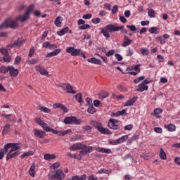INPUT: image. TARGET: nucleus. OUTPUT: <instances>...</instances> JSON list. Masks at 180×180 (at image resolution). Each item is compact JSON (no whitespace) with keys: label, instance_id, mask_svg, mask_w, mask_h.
I'll return each mask as SVG.
<instances>
[{"label":"nucleus","instance_id":"f257e3e1","mask_svg":"<svg viewBox=\"0 0 180 180\" xmlns=\"http://www.w3.org/2000/svg\"><path fill=\"white\" fill-rule=\"evenodd\" d=\"M124 26H120V27H116L114 25H108L104 28H101V33L105 36V37H107V39H109L110 37V34L109 33H113V32H119V30H122V33H126L127 34V30L123 29Z\"/></svg>","mask_w":180,"mask_h":180},{"label":"nucleus","instance_id":"f03ea898","mask_svg":"<svg viewBox=\"0 0 180 180\" xmlns=\"http://www.w3.org/2000/svg\"><path fill=\"white\" fill-rule=\"evenodd\" d=\"M18 26V20L8 18L0 25V30L1 29H8L9 27L10 29H16Z\"/></svg>","mask_w":180,"mask_h":180},{"label":"nucleus","instance_id":"7ed1b4c3","mask_svg":"<svg viewBox=\"0 0 180 180\" xmlns=\"http://www.w3.org/2000/svg\"><path fill=\"white\" fill-rule=\"evenodd\" d=\"M49 179L53 180H63L65 178V174L61 169H57L56 171H53L48 174Z\"/></svg>","mask_w":180,"mask_h":180},{"label":"nucleus","instance_id":"20e7f679","mask_svg":"<svg viewBox=\"0 0 180 180\" xmlns=\"http://www.w3.org/2000/svg\"><path fill=\"white\" fill-rule=\"evenodd\" d=\"M66 53L71 54V56H72L73 57H75L76 56H79L80 57H83V58H86V56H85V53L82 52V50L77 49L74 47H68L66 49Z\"/></svg>","mask_w":180,"mask_h":180},{"label":"nucleus","instance_id":"39448f33","mask_svg":"<svg viewBox=\"0 0 180 180\" xmlns=\"http://www.w3.org/2000/svg\"><path fill=\"white\" fill-rule=\"evenodd\" d=\"M91 123L94 127L97 129V130H98L100 133H102V134H110V130L108 129H105L103 127H102V123L96 121H91Z\"/></svg>","mask_w":180,"mask_h":180},{"label":"nucleus","instance_id":"423d86ee","mask_svg":"<svg viewBox=\"0 0 180 180\" xmlns=\"http://www.w3.org/2000/svg\"><path fill=\"white\" fill-rule=\"evenodd\" d=\"M63 123L65 124H81L82 120L77 118L75 116L66 117L63 120Z\"/></svg>","mask_w":180,"mask_h":180},{"label":"nucleus","instance_id":"0eeeda50","mask_svg":"<svg viewBox=\"0 0 180 180\" xmlns=\"http://www.w3.org/2000/svg\"><path fill=\"white\" fill-rule=\"evenodd\" d=\"M108 126L112 130H119L120 129V125H119V120L115 118H110L108 120Z\"/></svg>","mask_w":180,"mask_h":180},{"label":"nucleus","instance_id":"6e6552de","mask_svg":"<svg viewBox=\"0 0 180 180\" xmlns=\"http://www.w3.org/2000/svg\"><path fill=\"white\" fill-rule=\"evenodd\" d=\"M20 143H8L5 145L6 148H7V151H9V148H11L10 151H13V152H18L20 150Z\"/></svg>","mask_w":180,"mask_h":180},{"label":"nucleus","instance_id":"1a4fd4ad","mask_svg":"<svg viewBox=\"0 0 180 180\" xmlns=\"http://www.w3.org/2000/svg\"><path fill=\"white\" fill-rule=\"evenodd\" d=\"M33 134L37 137V139H44L46 137V131H41L38 129H33Z\"/></svg>","mask_w":180,"mask_h":180},{"label":"nucleus","instance_id":"9d476101","mask_svg":"<svg viewBox=\"0 0 180 180\" xmlns=\"http://www.w3.org/2000/svg\"><path fill=\"white\" fill-rule=\"evenodd\" d=\"M20 154V151L13 152L12 150H9L7 153L6 160V161H9V160H12V158H16V157H18V155H19Z\"/></svg>","mask_w":180,"mask_h":180},{"label":"nucleus","instance_id":"9b49d317","mask_svg":"<svg viewBox=\"0 0 180 180\" xmlns=\"http://www.w3.org/2000/svg\"><path fill=\"white\" fill-rule=\"evenodd\" d=\"M35 70L37 71H38L39 72H40V74L41 75H45L46 77H51V75L49 74V72L47 70H44V68H43L40 65L35 66Z\"/></svg>","mask_w":180,"mask_h":180},{"label":"nucleus","instance_id":"f8f14e48","mask_svg":"<svg viewBox=\"0 0 180 180\" xmlns=\"http://www.w3.org/2000/svg\"><path fill=\"white\" fill-rule=\"evenodd\" d=\"M61 88L66 89L68 94H77L76 91L72 90V86H71V84H63V86H61Z\"/></svg>","mask_w":180,"mask_h":180},{"label":"nucleus","instance_id":"ddd939ff","mask_svg":"<svg viewBox=\"0 0 180 180\" xmlns=\"http://www.w3.org/2000/svg\"><path fill=\"white\" fill-rule=\"evenodd\" d=\"M8 71L11 77H18V74H19L18 69H15L13 66H8Z\"/></svg>","mask_w":180,"mask_h":180},{"label":"nucleus","instance_id":"4468645a","mask_svg":"<svg viewBox=\"0 0 180 180\" xmlns=\"http://www.w3.org/2000/svg\"><path fill=\"white\" fill-rule=\"evenodd\" d=\"M133 41L130 39L127 36L124 35V41L122 44V47H127V46H130L131 44Z\"/></svg>","mask_w":180,"mask_h":180},{"label":"nucleus","instance_id":"2eb2a0df","mask_svg":"<svg viewBox=\"0 0 180 180\" xmlns=\"http://www.w3.org/2000/svg\"><path fill=\"white\" fill-rule=\"evenodd\" d=\"M80 150H82L79 153L80 155H86V154H89V153L92 151V147H86V146H85V148H80Z\"/></svg>","mask_w":180,"mask_h":180},{"label":"nucleus","instance_id":"dca6fc26","mask_svg":"<svg viewBox=\"0 0 180 180\" xmlns=\"http://www.w3.org/2000/svg\"><path fill=\"white\" fill-rule=\"evenodd\" d=\"M85 145L82 146L81 143H76L70 146V150L71 151H75L76 150H81V148H85Z\"/></svg>","mask_w":180,"mask_h":180},{"label":"nucleus","instance_id":"f3484780","mask_svg":"<svg viewBox=\"0 0 180 180\" xmlns=\"http://www.w3.org/2000/svg\"><path fill=\"white\" fill-rule=\"evenodd\" d=\"M143 91H148V86H146L143 83L139 84L136 89L137 92H143Z\"/></svg>","mask_w":180,"mask_h":180},{"label":"nucleus","instance_id":"a211bd4d","mask_svg":"<svg viewBox=\"0 0 180 180\" xmlns=\"http://www.w3.org/2000/svg\"><path fill=\"white\" fill-rule=\"evenodd\" d=\"M96 150L98 153H103L104 154H112V150L110 149H108L105 148H97Z\"/></svg>","mask_w":180,"mask_h":180},{"label":"nucleus","instance_id":"6ab92c4d","mask_svg":"<svg viewBox=\"0 0 180 180\" xmlns=\"http://www.w3.org/2000/svg\"><path fill=\"white\" fill-rule=\"evenodd\" d=\"M60 53H61V49H56L49 53H48L46 57V58H49L50 57H55V56H58V54H60Z\"/></svg>","mask_w":180,"mask_h":180},{"label":"nucleus","instance_id":"aec40b11","mask_svg":"<svg viewBox=\"0 0 180 180\" xmlns=\"http://www.w3.org/2000/svg\"><path fill=\"white\" fill-rule=\"evenodd\" d=\"M88 63H91V64H97L98 65H101L102 64V61L99 59H96V58H91L87 60Z\"/></svg>","mask_w":180,"mask_h":180},{"label":"nucleus","instance_id":"412c9836","mask_svg":"<svg viewBox=\"0 0 180 180\" xmlns=\"http://www.w3.org/2000/svg\"><path fill=\"white\" fill-rule=\"evenodd\" d=\"M137 96H134L132 98H130L125 103L124 106H131V105H133V103L137 101Z\"/></svg>","mask_w":180,"mask_h":180},{"label":"nucleus","instance_id":"4be33fe9","mask_svg":"<svg viewBox=\"0 0 180 180\" xmlns=\"http://www.w3.org/2000/svg\"><path fill=\"white\" fill-rule=\"evenodd\" d=\"M29 18L27 13H25L23 15H20L17 18V21L20 20V22H26Z\"/></svg>","mask_w":180,"mask_h":180},{"label":"nucleus","instance_id":"5701e85b","mask_svg":"<svg viewBox=\"0 0 180 180\" xmlns=\"http://www.w3.org/2000/svg\"><path fill=\"white\" fill-rule=\"evenodd\" d=\"M63 22V17L58 16L55 20V25L57 27H61V23Z\"/></svg>","mask_w":180,"mask_h":180},{"label":"nucleus","instance_id":"b1692460","mask_svg":"<svg viewBox=\"0 0 180 180\" xmlns=\"http://www.w3.org/2000/svg\"><path fill=\"white\" fill-rule=\"evenodd\" d=\"M36 168V166L34 165V163H32L30 170H29V174L30 175V176H32V178H34V169Z\"/></svg>","mask_w":180,"mask_h":180},{"label":"nucleus","instance_id":"393cba45","mask_svg":"<svg viewBox=\"0 0 180 180\" xmlns=\"http://www.w3.org/2000/svg\"><path fill=\"white\" fill-rule=\"evenodd\" d=\"M88 113H90V115H94V113H96V108L94 107V105H89V108H87Z\"/></svg>","mask_w":180,"mask_h":180},{"label":"nucleus","instance_id":"a878e982","mask_svg":"<svg viewBox=\"0 0 180 180\" xmlns=\"http://www.w3.org/2000/svg\"><path fill=\"white\" fill-rule=\"evenodd\" d=\"M66 33H68V27L62 29L60 31L57 32L58 36H64Z\"/></svg>","mask_w":180,"mask_h":180},{"label":"nucleus","instance_id":"bb28decb","mask_svg":"<svg viewBox=\"0 0 180 180\" xmlns=\"http://www.w3.org/2000/svg\"><path fill=\"white\" fill-rule=\"evenodd\" d=\"M6 153H8V149L6 148V146L4 145V148H1L0 150V160H3L4 155H5V154H6Z\"/></svg>","mask_w":180,"mask_h":180},{"label":"nucleus","instance_id":"cd10ccee","mask_svg":"<svg viewBox=\"0 0 180 180\" xmlns=\"http://www.w3.org/2000/svg\"><path fill=\"white\" fill-rule=\"evenodd\" d=\"M165 127L166 129H167V130L169 131H175V130H176V127H175V125L172 124H170L169 125H165Z\"/></svg>","mask_w":180,"mask_h":180},{"label":"nucleus","instance_id":"c85d7f7f","mask_svg":"<svg viewBox=\"0 0 180 180\" xmlns=\"http://www.w3.org/2000/svg\"><path fill=\"white\" fill-rule=\"evenodd\" d=\"M123 115H126V110H122L121 111H117L115 113L112 114V116H114V117H117L119 116H123Z\"/></svg>","mask_w":180,"mask_h":180},{"label":"nucleus","instance_id":"c756f323","mask_svg":"<svg viewBox=\"0 0 180 180\" xmlns=\"http://www.w3.org/2000/svg\"><path fill=\"white\" fill-rule=\"evenodd\" d=\"M160 158L161 160H167V154L165 153V152L164 151V149H162V148H160Z\"/></svg>","mask_w":180,"mask_h":180},{"label":"nucleus","instance_id":"7c9ffc66","mask_svg":"<svg viewBox=\"0 0 180 180\" xmlns=\"http://www.w3.org/2000/svg\"><path fill=\"white\" fill-rule=\"evenodd\" d=\"M3 117H6V119H8V120H11V122H16V120L13 119V115L9 114V115H7V114H3L1 115Z\"/></svg>","mask_w":180,"mask_h":180},{"label":"nucleus","instance_id":"2f4dec72","mask_svg":"<svg viewBox=\"0 0 180 180\" xmlns=\"http://www.w3.org/2000/svg\"><path fill=\"white\" fill-rule=\"evenodd\" d=\"M98 174H112V170H109L108 169H100L98 172Z\"/></svg>","mask_w":180,"mask_h":180},{"label":"nucleus","instance_id":"473e14b6","mask_svg":"<svg viewBox=\"0 0 180 180\" xmlns=\"http://www.w3.org/2000/svg\"><path fill=\"white\" fill-rule=\"evenodd\" d=\"M100 99H105V98H108L109 96V93L106 91H103L98 94Z\"/></svg>","mask_w":180,"mask_h":180},{"label":"nucleus","instance_id":"72a5a7b5","mask_svg":"<svg viewBox=\"0 0 180 180\" xmlns=\"http://www.w3.org/2000/svg\"><path fill=\"white\" fill-rule=\"evenodd\" d=\"M38 108L41 110V112H44V113H50V112H51V110L47 107L39 106Z\"/></svg>","mask_w":180,"mask_h":180},{"label":"nucleus","instance_id":"f704fd0d","mask_svg":"<svg viewBox=\"0 0 180 180\" xmlns=\"http://www.w3.org/2000/svg\"><path fill=\"white\" fill-rule=\"evenodd\" d=\"M75 98L79 103H82V94L81 93H78L75 96Z\"/></svg>","mask_w":180,"mask_h":180},{"label":"nucleus","instance_id":"c9c22d12","mask_svg":"<svg viewBox=\"0 0 180 180\" xmlns=\"http://www.w3.org/2000/svg\"><path fill=\"white\" fill-rule=\"evenodd\" d=\"M9 130H11V125H9V124H7L4 127L2 134H6L9 132Z\"/></svg>","mask_w":180,"mask_h":180},{"label":"nucleus","instance_id":"e433bc0d","mask_svg":"<svg viewBox=\"0 0 180 180\" xmlns=\"http://www.w3.org/2000/svg\"><path fill=\"white\" fill-rule=\"evenodd\" d=\"M33 154H34V153L32 150L28 151V152H25L22 155H21V158L22 160H23V158H25V157H30V155H33Z\"/></svg>","mask_w":180,"mask_h":180},{"label":"nucleus","instance_id":"4c0bfd02","mask_svg":"<svg viewBox=\"0 0 180 180\" xmlns=\"http://www.w3.org/2000/svg\"><path fill=\"white\" fill-rule=\"evenodd\" d=\"M44 160H54L56 158V155H50V154H45L44 155Z\"/></svg>","mask_w":180,"mask_h":180},{"label":"nucleus","instance_id":"58836bf2","mask_svg":"<svg viewBox=\"0 0 180 180\" xmlns=\"http://www.w3.org/2000/svg\"><path fill=\"white\" fill-rule=\"evenodd\" d=\"M156 41L161 44H165V43H167V41H165V39L161 36L156 37Z\"/></svg>","mask_w":180,"mask_h":180},{"label":"nucleus","instance_id":"ea45409f","mask_svg":"<svg viewBox=\"0 0 180 180\" xmlns=\"http://www.w3.org/2000/svg\"><path fill=\"white\" fill-rule=\"evenodd\" d=\"M129 139V135H124L122 136L121 138L118 139V143L120 144H122V143H124Z\"/></svg>","mask_w":180,"mask_h":180},{"label":"nucleus","instance_id":"a19ab883","mask_svg":"<svg viewBox=\"0 0 180 180\" xmlns=\"http://www.w3.org/2000/svg\"><path fill=\"white\" fill-rule=\"evenodd\" d=\"M41 127H42V129H44V130L47 132H50V130L51 129V128L49 127V125L46 124V122H44L42 125H41Z\"/></svg>","mask_w":180,"mask_h":180},{"label":"nucleus","instance_id":"79ce46f5","mask_svg":"<svg viewBox=\"0 0 180 180\" xmlns=\"http://www.w3.org/2000/svg\"><path fill=\"white\" fill-rule=\"evenodd\" d=\"M0 72L1 74H6V73L9 72V68H6L5 66H1L0 68Z\"/></svg>","mask_w":180,"mask_h":180},{"label":"nucleus","instance_id":"37998d69","mask_svg":"<svg viewBox=\"0 0 180 180\" xmlns=\"http://www.w3.org/2000/svg\"><path fill=\"white\" fill-rule=\"evenodd\" d=\"M71 131H72L71 129H67L65 131H59L58 136H65L67 134H70V133H71Z\"/></svg>","mask_w":180,"mask_h":180},{"label":"nucleus","instance_id":"c03bdc74","mask_svg":"<svg viewBox=\"0 0 180 180\" xmlns=\"http://www.w3.org/2000/svg\"><path fill=\"white\" fill-rule=\"evenodd\" d=\"M148 16L150 18H155V11L153 10L152 8H148Z\"/></svg>","mask_w":180,"mask_h":180},{"label":"nucleus","instance_id":"a18cd8bd","mask_svg":"<svg viewBox=\"0 0 180 180\" xmlns=\"http://www.w3.org/2000/svg\"><path fill=\"white\" fill-rule=\"evenodd\" d=\"M89 27H91V25H89V24H84L79 26L78 29L79 30H85L86 29H89Z\"/></svg>","mask_w":180,"mask_h":180},{"label":"nucleus","instance_id":"49530a36","mask_svg":"<svg viewBox=\"0 0 180 180\" xmlns=\"http://www.w3.org/2000/svg\"><path fill=\"white\" fill-rule=\"evenodd\" d=\"M3 60L5 61V63H9L11 62V60H12V58H11L9 53H8L7 55H4Z\"/></svg>","mask_w":180,"mask_h":180},{"label":"nucleus","instance_id":"de8ad7c7","mask_svg":"<svg viewBox=\"0 0 180 180\" xmlns=\"http://www.w3.org/2000/svg\"><path fill=\"white\" fill-rule=\"evenodd\" d=\"M33 9H34V5L31 4V5H30V6L27 8L25 13H27L28 15H30V13L32 12V11H33Z\"/></svg>","mask_w":180,"mask_h":180},{"label":"nucleus","instance_id":"09e8293b","mask_svg":"<svg viewBox=\"0 0 180 180\" xmlns=\"http://www.w3.org/2000/svg\"><path fill=\"white\" fill-rule=\"evenodd\" d=\"M146 79V77H144V76H141V77H138V78H136V79H135L134 80V84H139V82H140V81H143V80H144Z\"/></svg>","mask_w":180,"mask_h":180},{"label":"nucleus","instance_id":"8fccbe9b","mask_svg":"<svg viewBox=\"0 0 180 180\" xmlns=\"http://www.w3.org/2000/svg\"><path fill=\"white\" fill-rule=\"evenodd\" d=\"M118 11H119V6H117V5H115L112 8L111 12L112 15H116Z\"/></svg>","mask_w":180,"mask_h":180},{"label":"nucleus","instance_id":"3c124183","mask_svg":"<svg viewBox=\"0 0 180 180\" xmlns=\"http://www.w3.org/2000/svg\"><path fill=\"white\" fill-rule=\"evenodd\" d=\"M141 53L142 56H148L150 54V51L148 49H141Z\"/></svg>","mask_w":180,"mask_h":180},{"label":"nucleus","instance_id":"603ef678","mask_svg":"<svg viewBox=\"0 0 180 180\" xmlns=\"http://www.w3.org/2000/svg\"><path fill=\"white\" fill-rule=\"evenodd\" d=\"M162 112V109L161 108H155L154 110V113L156 117H158V115H161V112Z\"/></svg>","mask_w":180,"mask_h":180},{"label":"nucleus","instance_id":"864d4df0","mask_svg":"<svg viewBox=\"0 0 180 180\" xmlns=\"http://www.w3.org/2000/svg\"><path fill=\"white\" fill-rule=\"evenodd\" d=\"M34 120H35V122H36V123L37 124H39V126H42L43 125V124L44 123V122L43 121V120H41V119H40V118H39V117H36L35 119H34Z\"/></svg>","mask_w":180,"mask_h":180},{"label":"nucleus","instance_id":"5fc2aeb1","mask_svg":"<svg viewBox=\"0 0 180 180\" xmlns=\"http://www.w3.org/2000/svg\"><path fill=\"white\" fill-rule=\"evenodd\" d=\"M82 130L84 131H91L92 130V127H91L89 125H85L82 127Z\"/></svg>","mask_w":180,"mask_h":180},{"label":"nucleus","instance_id":"6e6d98bb","mask_svg":"<svg viewBox=\"0 0 180 180\" xmlns=\"http://www.w3.org/2000/svg\"><path fill=\"white\" fill-rule=\"evenodd\" d=\"M13 46L14 47H19L22 46V43L20 42L19 38L14 41V43L13 44Z\"/></svg>","mask_w":180,"mask_h":180},{"label":"nucleus","instance_id":"4d7b16f0","mask_svg":"<svg viewBox=\"0 0 180 180\" xmlns=\"http://www.w3.org/2000/svg\"><path fill=\"white\" fill-rule=\"evenodd\" d=\"M158 30V28L157 27H152L149 29V32L150 33H152V34H157V31Z\"/></svg>","mask_w":180,"mask_h":180},{"label":"nucleus","instance_id":"13d9d810","mask_svg":"<svg viewBox=\"0 0 180 180\" xmlns=\"http://www.w3.org/2000/svg\"><path fill=\"white\" fill-rule=\"evenodd\" d=\"M0 52L1 53V54L3 56H6V55L9 54V53L8 52V50L5 48L0 49Z\"/></svg>","mask_w":180,"mask_h":180},{"label":"nucleus","instance_id":"bf43d9fd","mask_svg":"<svg viewBox=\"0 0 180 180\" xmlns=\"http://www.w3.org/2000/svg\"><path fill=\"white\" fill-rule=\"evenodd\" d=\"M86 106H92V105H94L92 103V100L90 98H86Z\"/></svg>","mask_w":180,"mask_h":180},{"label":"nucleus","instance_id":"052dcab7","mask_svg":"<svg viewBox=\"0 0 180 180\" xmlns=\"http://www.w3.org/2000/svg\"><path fill=\"white\" fill-rule=\"evenodd\" d=\"M92 23L94 25H98V23H101V18H96L91 20Z\"/></svg>","mask_w":180,"mask_h":180},{"label":"nucleus","instance_id":"680f3d73","mask_svg":"<svg viewBox=\"0 0 180 180\" xmlns=\"http://www.w3.org/2000/svg\"><path fill=\"white\" fill-rule=\"evenodd\" d=\"M115 54V50L111 49L105 53L106 57H110Z\"/></svg>","mask_w":180,"mask_h":180},{"label":"nucleus","instance_id":"e2e57ef3","mask_svg":"<svg viewBox=\"0 0 180 180\" xmlns=\"http://www.w3.org/2000/svg\"><path fill=\"white\" fill-rule=\"evenodd\" d=\"M127 27L130 29L131 32H136V30H137L136 25H127Z\"/></svg>","mask_w":180,"mask_h":180},{"label":"nucleus","instance_id":"0e129e2a","mask_svg":"<svg viewBox=\"0 0 180 180\" xmlns=\"http://www.w3.org/2000/svg\"><path fill=\"white\" fill-rule=\"evenodd\" d=\"M20 61H22V58L20 56H17L14 61L15 65H18V64H19V63H20Z\"/></svg>","mask_w":180,"mask_h":180},{"label":"nucleus","instance_id":"69168bd1","mask_svg":"<svg viewBox=\"0 0 180 180\" xmlns=\"http://www.w3.org/2000/svg\"><path fill=\"white\" fill-rule=\"evenodd\" d=\"M28 63L30 64H37L39 63V59L33 58V59H31V60H28Z\"/></svg>","mask_w":180,"mask_h":180},{"label":"nucleus","instance_id":"338daca9","mask_svg":"<svg viewBox=\"0 0 180 180\" xmlns=\"http://www.w3.org/2000/svg\"><path fill=\"white\" fill-rule=\"evenodd\" d=\"M101 101L99 100H94V105L96 107V108H99V105L101 104Z\"/></svg>","mask_w":180,"mask_h":180},{"label":"nucleus","instance_id":"774afa93","mask_svg":"<svg viewBox=\"0 0 180 180\" xmlns=\"http://www.w3.org/2000/svg\"><path fill=\"white\" fill-rule=\"evenodd\" d=\"M130 56H133V50L129 48V49L127 50V57H130Z\"/></svg>","mask_w":180,"mask_h":180}]
</instances>
